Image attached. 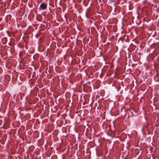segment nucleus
Returning <instances> with one entry per match:
<instances>
[{
  "label": "nucleus",
  "instance_id": "f257e3e1",
  "mask_svg": "<svg viewBox=\"0 0 159 159\" xmlns=\"http://www.w3.org/2000/svg\"><path fill=\"white\" fill-rule=\"evenodd\" d=\"M47 5L45 3L43 2L40 4L39 8L43 10H44L47 8Z\"/></svg>",
  "mask_w": 159,
  "mask_h": 159
},
{
  "label": "nucleus",
  "instance_id": "f03ea898",
  "mask_svg": "<svg viewBox=\"0 0 159 159\" xmlns=\"http://www.w3.org/2000/svg\"><path fill=\"white\" fill-rule=\"evenodd\" d=\"M115 1V0H111V2H113Z\"/></svg>",
  "mask_w": 159,
  "mask_h": 159
},
{
  "label": "nucleus",
  "instance_id": "7ed1b4c3",
  "mask_svg": "<svg viewBox=\"0 0 159 159\" xmlns=\"http://www.w3.org/2000/svg\"><path fill=\"white\" fill-rule=\"evenodd\" d=\"M2 25L1 24V27H0L1 29H2Z\"/></svg>",
  "mask_w": 159,
  "mask_h": 159
},
{
  "label": "nucleus",
  "instance_id": "20e7f679",
  "mask_svg": "<svg viewBox=\"0 0 159 159\" xmlns=\"http://www.w3.org/2000/svg\"><path fill=\"white\" fill-rule=\"evenodd\" d=\"M2 59L3 60H5V58H3L2 57Z\"/></svg>",
  "mask_w": 159,
  "mask_h": 159
},
{
  "label": "nucleus",
  "instance_id": "39448f33",
  "mask_svg": "<svg viewBox=\"0 0 159 159\" xmlns=\"http://www.w3.org/2000/svg\"><path fill=\"white\" fill-rule=\"evenodd\" d=\"M72 61H73V60H71V62H71V63H72Z\"/></svg>",
  "mask_w": 159,
  "mask_h": 159
}]
</instances>
